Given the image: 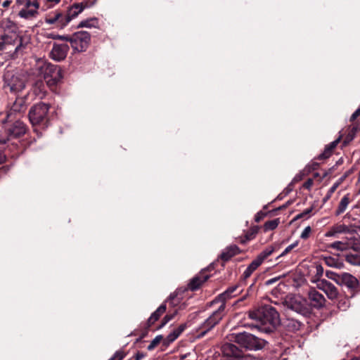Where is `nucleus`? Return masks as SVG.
<instances>
[{
  "label": "nucleus",
  "instance_id": "46",
  "mask_svg": "<svg viewBox=\"0 0 360 360\" xmlns=\"http://www.w3.org/2000/svg\"><path fill=\"white\" fill-rule=\"evenodd\" d=\"M340 184V181L335 182L332 187L330 188L331 190V192H335L339 185Z\"/></svg>",
  "mask_w": 360,
  "mask_h": 360
},
{
  "label": "nucleus",
  "instance_id": "38",
  "mask_svg": "<svg viewBox=\"0 0 360 360\" xmlns=\"http://www.w3.org/2000/svg\"><path fill=\"white\" fill-rule=\"evenodd\" d=\"M298 243L295 242L290 245H288L284 251L279 255V257H283L290 252L294 248H295L297 245Z\"/></svg>",
  "mask_w": 360,
  "mask_h": 360
},
{
  "label": "nucleus",
  "instance_id": "2",
  "mask_svg": "<svg viewBox=\"0 0 360 360\" xmlns=\"http://www.w3.org/2000/svg\"><path fill=\"white\" fill-rule=\"evenodd\" d=\"M233 335L234 341L240 347L247 349L259 350L262 349L266 343L264 340L258 338L246 332L233 334Z\"/></svg>",
  "mask_w": 360,
  "mask_h": 360
},
{
  "label": "nucleus",
  "instance_id": "45",
  "mask_svg": "<svg viewBox=\"0 0 360 360\" xmlns=\"http://www.w3.org/2000/svg\"><path fill=\"white\" fill-rule=\"evenodd\" d=\"M360 115V107L352 115L351 120H354Z\"/></svg>",
  "mask_w": 360,
  "mask_h": 360
},
{
  "label": "nucleus",
  "instance_id": "1",
  "mask_svg": "<svg viewBox=\"0 0 360 360\" xmlns=\"http://www.w3.org/2000/svg\"><path fill=\"white\" fill-rule=\"evenodd\" d=\"M255 321L252 326L265 333L271 332L279 323V314L271 306L266 305L248 314Z\"/></svg>",
  "mask_w": 360,
  "mask_h": 360
},
{
  "label": "nucleus",
  "instance_id": "30",
  "mask_svg": "<svg viewBox=\"0 0 360 360\" xmlns=\"http://www.w3.org/2000/svg\"><path fill=\"white\" fill-rule=\"evenodd\" d=\"M207 278V276H205L202 278L200 277L193 278L189 283V288L192 290H197Z\"/></svg>",
  "mask_w": 360,
  "mask_h": 360
},
{
  "label": "nucleus",
  "instance_id": "42",
  "mask_svg": "<svg viewBox=\"0 0 360 360\" xmlns=\"http://www.w3.org/2000/svg\"><path fill=\"white\" fill-rule=\"evenodd\" d=\"M304 174H297L295 175V176L293 178L291 184H295L300 181H301L303 178Z\"/></svg>",
  "mask_w": 360,
  "mask_h": 360
},
{
  "label": "nucleus",
  "instance_id": "17",
  "mask_svg": "<svg viewBox=\"0 0 360 360\" xmlns=\"http://www.w3.org/2000/svg\"><path fill=\"white\" fill-rule=\"evenodd\" d=\"M352 231L349 226L343 224H338L331 226L329 230L326 232V237H337L338 234L351 233Z\"/></svg>",
  "mask_w": 360,
  "mask_h": 360
},
{
  "label": "nucleus",
  "instance_id": "41",
  "mask_svg": "<svg viewBox=\"0 0 360 360\" xmlns=\"http://www.w3.org/2000/svg\"><path fill=\"white\" fill-rule=\"evenodd\" d=\"M314 184V180L309 179L303 185V187L307 190H310Z\"/></svg>",
  "mask_w": 360,
  "mask_h": 360
},
{
  "label": "nucleus",
  "instance_id": "3",
  "mask_svg": "<svg viewBox=\"0 0 360 360\" xmlns=\"http://www.w3.org/2000/svg\"><path fill=\"white\" fill-rule=\"evenodd\" d=\"M15 5L19 8L18 16L25 20H32L39 15L40 7L38 0H16Z\"/></svg>",
  "mask_w": 360,
  "mask_h": 360
},
{
  "label": "nucleus",
  "instance_id": "18",
  "mask_svg": "<svg viewBox=\"0 0 360 360\" xmlns=\"http://www.w3.org/2000/svg\"><path fill=\"white\" fill-rule=\"evenodd\" d=\"M26 131L25 125L20 121H16L9 129L8 135L11 137H18Z\"/></svg>",
  "mask_w": 360,
  "mask_h": 360
},
{
  "label": "nucleus",
  "instance_id": "14",
  "mask_svg": "<svg viewBox=\"0 0 360 360\" xmlns=\"http://www.w3.org/2000/svg\"><path fill=\"white\" fill-rule=\"evenodd\" d=\"M336 282L342 285L347 286L349 289H356L359 286L358 280L352 274L343 273L337 276Z\"/></svg>",
  "mask_w": 360,
  "mask_h": 360
},
{
  "label": "nucleus",
  "instance_id": "22",
  "mask_svg": "<svg viewBox=\"0 0 360 360\" xmlns=\"http://www.w3.org/2000/svg\"><path fill=\"white\" fill-rule=\"evenodd\" d=\"M166 304H162L149 317L148 320V324L150 327L153 325L156 321L159 319L160 316L163 314L166 311Z\"/></svg>",
  "mask_w": 360,
  "mask_h": 360
},
{
  "label": "nucleus",
  "instance_id": "15",
  "mask_svg": "<svg viewBox=\"0 0 360 360\" xmlns=\"http://www.w3.org/2000/svg\"><path fill=\"white\" fill-rule=\"evenodd\" d=\"M94 3H92L90 5H88L87 3L81 2V3H76L72 4L69 9L68 10L67 13H65V18L68 22V24L74 18H77L79 13H81L85 8L89 7L91 5H93Z\"/></svg>",
  "mask_w": 360,
  "mask_h": 360
},
{
  "label": "nucleus",
  "instance_id": "34",
  "mask_svg": "<svg viewBox=\"0 0 360 360\" xmlns=\"http://www.w3.org/2000/svg\"><path fill=\"white\" fill-rule=\"evenodd\" d=\"M34 91L36 94H39L40 97L45 95L44 86L42 82H37L35 84Z\"/></svg>",
  "mask_w": 360,
  "mask_h": 360
},
{
  "label": "nucleus",
  "instance_id": "49",
  "mask_svg": "<svg viewBox=\"0 0 360 360\" xmlns=\"http://www.w3.org/2000/svg\"><path fill=\"white\" fill-rule=\"evenodd\" d=\"M11 1H8V0H6L4 1L3 3H2V6L4 7V8H7L10 6Z\"/></svg>",
  "mask_w": 360,
  "mask_h": 360
},
{
  "label": "nucleus",
  "instance_id": "26",
  "mask_svg": "<svg viewBox=\"0 0 360 360\" xmlns=\"http://www.w3.org/2000/svg\"><path fill=\"white\" fill-rule=\"evenodd\" d=\"M186 328V325L182 324L179 326L176 329L174 330L172 333H170L167 337V340L168 342H172L174 341L179 335Z\"/></svg>",
  "mask_w": 360,
  "mask_h": 360
},
{
  "label": "nucleus",
  "instance_id": "29",
  "mask_svg": "<svg viewBox=\"0 0 360 360\" xmlns=\"http://www.w3.org/2000/svg\"><path fill=\"white\" fill-rule=\"evenodd\" d=\"M323 260L325 264L330 267L340 268L342 266V262L338 259L330 256L325 257Z\"/></svg>",
  "mask_w": 360,
  "mask_h": 360
},
{
  "label": "nucleus",
  "instance_id": "28",
  "mask_svg": "<svg viewBox=\"0 0 360 360\" xmlns=\"http://www.w3.org/2000/svg\"><path fill=\"white\" fill-rule=\"evenodd\" d=\"M349 203V195H346L341 199L340 204L338 205V207L336 210V214L339 215V214L343 213L346 210Z\"/></svg>",
  "mask_w": 360,
  "mask_h": 360
},
{
  "label": "nucleus",
  "instance_id": "55",
  "mask_svg": "<svg viewBox=\"0 0 360 360\" xmlns=\"http://www.w3.org/2000/svg\"><path fill=\"white\" fill-rule=\"evenodd\" d=\"M334 192H331V190L329 189L328 191V193L327 194V195H328V198H330L331 195Z\"/></svg>",
  "mask_w": 360,
  "mask_h": 360
},
{
  "label": "nucleus",
  "instance_id": "48",
  "mask_svg": "<svg viewBox=\"0 0 360 360\" xmlns=\"http://www.w3.org/2000/svg\"><path fill=\"white\" fill-rule=\"evenodd\" d=\"M6 160V156L2 151L0 150V164L3 163Z\"/></svg>",
  "mask_w": 360,
  "mask_h": 360
},
{
  "label": "nucleus",
  "instance_id": "4",
  "mask_svg": "<svg viewBox=\"0 0 360 360\" xmlns=\"http://www.w3.org/2000/svg\"><path fill=\"white\" fill-rule=\"evenodd\" d=\"M56 38L69 41L72 48L78 52L86 51L91 41V36L86 31L77 32L70 37L57 36Z\"/></svg>",
  "mask_w": 360,
  "mask_h": 360
},
{
  "label": "nucleus",
  "instance_id": "54",
  "mask_svg": "<svg viewBox=\"0 0 360 360\" xmlns=\"http://www.w3.org/2000/svg\"><path fill=\"white\" fill-rule=\"evenodd\" d=\"M6 140L5 139L0 138V143H6Z\"/></svg>",
  "mask_w": 360,
  "mask_h": 360
},
{
  "label": "nucleus",
  "instance_id": "50",
  "mask_svg": "<svg viewBox=\"0 0 360 360\" xmlns=\"http://www.w3.org/2000/svg\"><path fill=\"white\" fill-rule=\"evenodd\" d=\"M356 243L357 244V248H356L355 250L360 251V238H356Z\"/></svg>",
  "mask_w": 360,
  "mask_h": 360
},
{
  "label": "nucleus",
  "instance_id": "60",
  "mask_svg": "<svg viewBox=\"0 0 360 360\" xmlns=\"http://www.w3.org/2000/svg\"><path fill=\"white\" fill-rule=\"evenodd\" d=\"M109 360H113V359H111V358H110Z\"/></svg>",
  "mask_w": 360,
  "mask_h": 360
},
{
  "label": "nucleus",
  "instance_id": "8",
  "mask_svg": "<svg viewBox=\"0 0 360 360\" xmlns=\"http://www.w3.org/2000/svg\"><path fill=\"white\" fill-rule=\"evenodd\" d=\"M4 77L6 85L9 87L11 92L21 91L25 86L24 79L18 74L6 71Z\"/></svg>",
  "mask_w": 360,
  "mask_h": 360
},
{
  "label": "nucleus",
  "instance_id": "24",
  "mask_svg": "<svg viewBox=\"0 0 360 360\" xmlns=\"http://www.w3.org/2000/svg\"><path fill=\"white\" fill-rule=\"evenodd\" d=\"M262 264L255 259L253 260L250 264L247 267L243 274V278L244 280L249 278L252 274Z\"/></svg>",
  "mask_w": 360,
  "mask_h": 360
},
{
  "label": "nucleus",
  "instance_id": "9",
  "mask_svg": "<svg viewBox=\"0 0 360 360\" xmlns=\"http://www.w3.org/2000/svg\"><path fill=\"white\" fill-rule=\"evenodd\" d=\"M222 360H243L244 355L240 349L231 343H226L221 347Z\"/></svg>",
  "mask_w": 360,
  "mask_h": 360
},
{
  "label": "nucleus",
  "instance_id": "25",
  "mask_svg": "<svg viewBox=\"0 0 360 360\" xmlns=\"http://www.w3.org/2000/svg\"><path fill=\"white\" fill-rule=\"evenodd\" d=\"M98 25V20L96 18H90L84 20H82L77 27H97Z\"/></svg>",
  "mask_w": 360,
  "mask_h": 360
},
{
  "label": "nucleus",
  "instance_id": "40",
  "mask_svg": "<svg viewBox=\"0 0 360 360\" xmlns=\"http://www.w3.org/2000/svg\"><path fill=\"white\" fill-rule=\"evenodd\" d=\"M124 356L123 352L117 351L111 359H113V360H122L124 358Z\"/></svg>",
  "mask_w": 360,
  "mask_h": 360
},
{
  "label": "nucleus",
  "instance_id": "56",
  "mask_svg": "<svg viewBox=\"0 0 360 360\" xmlns=\"http://www.w3.org/2000/svg\"><path fill=\"white\" fill-rule=\"evenodd\" d=\"M334 192H331V190L329 189L328 191V193L327 194V195H328V198H330L331 195Z\"/></svg>",
  "mask_w": 360,
  "mask_h": 360
},
{
  "label": "nucleus",
  "instance_id": "5",
  "mask_svg": "<svg viewBox=\"0 0 360 360\" xmlns=\"http://www.w3.org/2000/svg\"><path fill=\"white\" fill-rule=\"evenodd\" d=\"M39 72L50 87L55 86L62 78L60 68L49 63H43L39 68Z\"/></svg>",
  "mask_w": 360,
  "mask_h": 360
},
{
  "label": "nucleus",
  "instance_id": "32",
  "mask_svg": "<svg viewBox=\"0 0 360 360\" xmlns=\"http://www.w3.org/2000/svg\"><path fill=\"white\" fill-rule=\"evenodd\" d=\"M280 223L279 219H275L271 221H268L264 224V231H269L271 230H274L277 228Z\"/></svg>",
  "mask_w": 360,
  "mask_h": 360
},
{
  "label": "nucleus",
  "instance_id": "13",
  "mask_svg": "<svg viewBox=\"0 0 360 360\" xmlns=\"http://www.w3.org/2000/svg\"><path fill=\"white\" fill-rule=\"evenodd\" d=\"M317 288L323 290L330 300H333L338 297V289L333 284L327 280L322 279L318 281Z\"/></svg>",
  "mask_w": 360,
  "mask_h": 360
},
{
  "label": "nucleus",
  "instance_id": "11",
  "mask_svg": "<svg viewBox=\"0 0 360 360\" xmlns=\"http://www.w3.org/2000/svg\"><path fill=\"white\" fill-rule=\"evenodd\" d=\"M45 22L53 25L56 28H63L68 25L65 14L59 11H54L46 15Z\"/></svg>",
  "mask_w": 360,
  "mask_h": 360
},
{
  "label": "nucleus",
  "instance_id": "43",
  "mask_svg": "<svg viewBox=\"0 0 360 360\" xmlns=\"http://www.w3.org/2000/svg\"><path fill=\"white\" fill-rule=\"evenodd\" d=\"M316 271L317 276H321L323 273V269L322 266L320 264H316Z\"/></svg>",
  "mask_w": 360,
  "mask_h": 360
},
{
  "label": "nucleus",
  "instance_id": "23",
  "mask_svg": "<svg viewBox=\"0 0 360 360\" xmlns=\"http://www.w3.org/2000/svg\"><path fill=\"white\" fill-rule=\"evenodd\" d=\"M238 248L236 245H231L227 248L221 255V259L228 261L232 257L238 253Z\"/></svg>",
  "mask_w": 360,
  "mask_h": 360
},
{
  "label": "nucleus",
  "instance_id": "33",
  "mask_svg": "<svg viewBox=\"0 0 360 360\" xmlns=\"http://www.w3.org/2000/svg\"><path fill=\"white\" fill-rule=\"evenodd\" d=\"M346 261L351 264L360 266V256L358 255H348L346 256Z\"/></svg>",
  "mask_w": 360,
  "mask_h": 360
},
{
  "label": "nucleus",
  "instance_id": "27",
  "mask_svg": "<svg viewBox=\"0 0 360 360\" xmlns=\"http://www.w3.org/2000/svg\"><path fill=\"white\" fill-rule=\"evenodd\" d=\"M338 142H339V139L331 142L329 145H328L325 148L323 153L319 155V158L323 159V158H328L331 154V151L336 147Z\"/></svg>",
  "mask_w": 360,
  "mask_h": 360
},
{
  "label": "nucleus",
  "instance_id": "6",
  "mask_svg": "<svg viewBox=\"0 0 360 360\" xmlns=\"http://www.w3.org/2000/svg\"><path fill=\"white\" fill-rule=\"evenodd\" d=\"M224 314V304H220L218 309L214 311L200 326L199 336H204L209 330L213 328L222 319Z\"/></svg>",
  "mask_w": 360,
  "mask_h": 360
},
{
  "label": "nucleus",
  "instance_id": "36",
  "mask_svg": "<svg viewBox=\"0 0 360 360\" xmlns=\"http://www.w3.org/2000/svg\"><path fill=\"white\" fill-rule=\"evenodd\" d=\"M349 301L348 299H343L338 302V308L341 310H346L349 307Z\"/></svg>",
  "mask_w": 360,
  "mask_h": 360
},
{
  "label": "nucleus",
  "instance_id": "53",
  "mask_svg": "<svg viewBox=\"0 0 360 360\" xmlns=\"http://www.w3.org/2000/svg\"><path fill=\"white\" fill-rule=\"evenodd\" d=\"M331 274H333L332 272H328V271L326 272V276L329 278H333V277L331 276Z\"/></svg>",
  "mask_w": 360,
  "mask_h": 360
},
{
  "label": "nucleus",
  "instance_id": "12",
  "mask_svg": "<svg viewBox=\"0 0 360 360\" xmlns=\"http://www.w3.org/2000/svg\"><path fill=\"white\" fill-rule=\"evenodd\" d=\"M356 245V238H347L345 240L335 241L328 245V248L342 252L350 248L355 250L357 248Z\"/></svg>",
  "mask_w": 360,
  "mask_h": 360
},
{
  "label": "nucleus",
  "instance_id": "51",
  "mask_svg": "<svg viewBox=\"0 0 360 360\" xmlns=\"http://www.w3.org/2000/svg\"><path fill=\"white\" fill-rule=\"evenodd\" d=\"M278 280V278H274L266 281L267 285H271Z\"/></svg>",
  "mask_w": 360,
  "mask_h": 360
},
{
  "label": "nucleus",
  "instance_id": "20",
  "mask_svg": "<svg viewBox=\"0 0 360 360\" xmlns=\"http://www.w3.org/2000/svg\"><path fill=\"white\" fill-rule=\"evenodd\" d=\"M26 106L22 98H17L13 103L11 110L7 113V120H11V117L14 113L20 112L25 111Z\"/></svg>",
  "mask_w": 360,
  "mask_h": 360
},
{
  "label": "nucleus",
  "instance_id": "44",
  "mask_svg": "<svg viewBox=\"0 0 360 360\" xmlns=\"http://www.w3.org/2000/svg\"><path fill=\"white\" fill-rule=\"evenodd\" d=\"M264 215L265 214L263 213L262 212H258L255 216V221L257 222H259L264 217Z\"/></svg>",
  "mask_w": 360,
  "mask_h": 360
},
{
  "label": "nucleus",
  "instance_id": "59",
  "mask_svg": "<svg viewBox=\"0 0 360 360\" xmlns=\"http://www.w3.org/2000/svg\"><path fill=\"white\" fill-rule=\"evenodd\" d=\"M326 200L328 199V198H328V195H326Z\"/></svg>",
  "mask_w": 360,
  "mask_h": 360
},
{
  "label": "nucleus",
  "instance_id": "52",
  "mask_svg": "<svg viewBox=\"0 0 360 360\" xmlns=\"http://www.w3.org/2000/svg\"><path fill=\"white\" fill-rule=\"evenodd\" d=\"M49 3L52 4L53 5L58 4L60 0H46Z\"/></svg>",
  "mask_w": 360,
  "mask_h": 360
},
{
  "label": "nucleus",
  "instance_id": "10",
  "mask_svg": "<svg viewBox=\"0 0 360 360\" xmlns=\"http://www.w3.org/2000/svg\"><path fill=\"white\" fill-rule=\"evenodd\" d=\"M285 303L289 309L297 313H304L307 309V301L298 295L288 297Z\"/></svg>",
  "mask_w": 360,
  "mask_h": 360
},
{
  "label": "nucleus",
  "instance_id": "37",
  "mask_svg": "<svg viewBox=\"0 0 360 360\" xmlns=\"http://www.w3.org/2000/svg\"><path fill=\"white\" fill-rule=\"evenodd\" d=\"M176 312H174L172 314H167L162 319V323L160 326L159 328L164 327L169 321L174 319Z\"/></svg>",
  "mask_w": 360,
  "mask_h": 360
},
{
  "label": "nucleus",
  "instance_id": "39",
  "mask_svg": "<svg viewBox=\"0 0 360 360\" xmlns=\"http://www.w3.org/2000/svg\"><path fill=\"white\" fill-rule=\"evenodd\" d=\"M311 229L310 226L305 227V229L303 230V231L301 233V238H304V239L307 238L311 233Z\"/></svg>",
  "mask_w": 360,
  "mask_h": 360
},
{
  "label": "nucleus",
  "instance_id": "47",
  "mask_svg": "<svg viewBox=\"0 0 360 360\" xmlns=\"http://www.w3.org/2000/svg\"><path fill=\"white\" fill-rule=\"evenodd\" d=\"M312 209L310 208V209H307L306 210H304L302 213H301L300 214H299L297 218H300V217H303L304 215H306L307 214H309L311 212Z\"/></svg>",
  "mask_w": 360,
  "mask_h": 360
},
{
  "label": "nucleus",
  "instance_id": "16",
  "mask_svg": "<svg viewBox=\"0 0 360 360\" xmlns=\"http://www.w3.org/2000/svg\"><path fill=\"white\" fill-rule=\"evenodd\" d=\"M68 50L69 47L67 44H55L51 51V58L56 61H60L66 57Z\"/></svg>",
  "mask_w": 360,
  "mask_h": 360
},
{
  "label": "nucleus",
  "instance_id": "31",
  "mask_svg": "<svg viewBox=\"0 0 360 360\" xmlns=\"http://www.w3.org/2000/svg\"><path fill=\"white\" fill-rule=\"evenodd\" d=\"M274 251V249L273 247L269 246L264 249L256 258L261 264L263 262V261L269 255L272 254V252Z\"/></svg>",
  "mask_w": 360,
  "mask_h": 360
},
{
  "label": "nucleus",
  "instance_id": "7",
  "mask_svg": "<svg viewBox=\"0 0 360 360\" xmlns=\"http://www.w3.org/2000/svg\"><path fill=\"white\" fill-rule=\"evenodd\" d=\"M49 105L44 103H39L31 108L29 119L33 125L44 122L47 117Z\"/></svg>",
  "mask_w": 360,
  "mask_h": 360
},
{
  "label": "nucleus",
  "instance_id": "58",
  "mask_svg": "<svg viewBox=\"0 0 360 360\" xmlns=\"http://www.w3.org/2000/svg\"><path fill=\"white\" fill-rule=\"evenodd\" d=\"M351 360H360V357H354Z\"/></svg>",
  "mask_w": 360,
  "mask_h": 360
},
{
  "label": "nucleus",
  "instance_id": "57",
  "mask_svg": "<svg viewBox=\"0 0 360 360\" xmlns=\"http://www.w3.org/2000/svg\"><path fill=\"white\" fill-rule=\"evenodd\" d=\"M139 357V360L143 357V355L141 354H137L136 358Z\"/></svg>",
  "mask_w": 360,
  "mask_h": 360
},
{
  "label": "nucleus",
  "instance_id": "19",
  "mask_svg": "<svg viewBox=\"0 0 360 360\" xmlns=\"http://www.w3.org/2000/svg\"><path fill=\"white\" fill-rule=\"evenodd\" d=\"M238 288V285H237L229 288L226 291L219 295L218 297L212 302V303L220 302L221 304H224L225 305V302L227 300L231 299L235 296L233 293L236 291Z\"/></svg>",
  "mask_w": 360,
  "mask_h": 360
},
{
  "label": "nucleus",
  "instance_id": "35",
  "mask_svg": "<svg viewBox=\"0 0 360 360\" xmlns=\"http://www.w3.org/2000/svg\"><path fill=\"white\" fill-rule=\"evenodd\" d=\"M162 335H158L156 336L152 341L149 344V345L148 346V350H152L155 347H157V345L160 342V341L162 340Z\"/></svg>",
  "mask_w": 360,
  "mask_h": 360
},
{
  "label": "nucleus",
  "instance_id": "21",
  "mask_svg": "<svg viewBox=\"0 0 360 360\" xmlns=\"http://www.w3.org/2000/svg\"><path fill=\"white\" fill-rule=\"evenodd\" d=\"M309 298L312 302L311 304L314 307H321L325 301L324 297L316 290H311L309 291Z\"/></svg>",
  "mask_w": 360,
  "mask_h": 360
}]
</instances>
